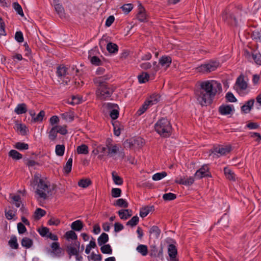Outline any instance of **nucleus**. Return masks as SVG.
Instances as JSON below:
<instances>
[{
    "label": "nucleus",
    "instance_id": "46",
    "mask_svg": "<svg viewBox=\"0 0 261 261\" xmlns=\"http://www.w3.org/2000/svg\"><path fill=\"white\" fill-rule=\"evenodd\" d=\"M116 205H117L121 207L126 208L128 206V204L127 201L122 198L118 199L116 200Z\"/></svg>",
    "mask_w": 261,
    "mask_h": 261
},
{
    "label": "nucleus",
    "instance_id": "34",
    "mask_svg": "<svg viewBox=\"0 0 261 261\" xmlns=\"http://www.w3.org/2000/svg\"><path fill=\"white\" fill-rule=\"evenodd\" d=\"M138 80L140 83H145L147 82L149 78V75L147 72H142L138 76Z\"/></svg>",
    "mask_w": 261,
    "mask_h": 261
},
{
    "label": "nucleus",
    "instance_id": "50",
    "mask_svg": "<svg viewBox=\"0 0 261 261\" xmlns=\"http://www.w3.org/2000/svg\"><path fill=\"white\" fill-rule=\"evenodd\" d=\"M55 126L57 127L58 133H60L63 135H65L66 134H67L68 132L66 129V127H67L66 125H63V126L56 125Z\"/></svg>",
    "mask_w": 261,
    "mask_h": 261
},
{
    "label": "nucleus",
    "instance_id": "12",
    "mask_svg": "<svg viewBox=\"0 0 261 261\" xmlns=\"http://www.w3.org/2000/svg\"><path fill=\"white\" fill-rule=\"evenodd\" d=\"M231 148L230 146H226L225 147L218 146L214 147L211 150V153L215 155L218 153L220 154V155H225L229 153L231 151Z\"/></svg>",
    "mask_w": 261,
    "mask_h": 261
},
{
    "label": "nucleus",
    "instance_id": "7",
    "mask_svg": "<svg viewBox=\"0 0 261 261\" xmlns=\"http://www.w3.org/2000/svg\"><path fill=\"white\" fill-rule=\"evenodd\" d=\"M219 63L216 61H210L206 64H202L196 68L198 72L202 73H207L215 71L219 66Z\"/></svg>",
    "mask_w": 261,
    "mask_h": 261
},
{
    "label": "nucleus",
    "instance_id": "49",
    "mask_svg": "<svg viewBox=\"0 0 261 261\" xmlns=\"http://www.w3.org/2000/svg\"><path fill=\"white\" fill-rule=\"evenodd\" d=\"M133 8V5L132 4H124L121 7V9H122L124 13L126 14L128 13L130 11H131Z\"/></svg>",
    "mask_w": 261,
    "mask_h": 261
},
{
    "label": "nucleus",
    "instance_id": "48",
    "mask_svg": "<svg viewBox=\"0 0 261 261\" xmlns=\"http://www.w3.org/2000/svg\"><path fill=\"white\" fill-rule=\"evenodd\" d=\"M176 198V195L172 193H168L164 194L163 196V198L165 201H170L175 199Z\"/></svg>",
    "mask_w": 261,
    "mask_h": 261
},
{
    "label": "nucleus",
    "instance_id": "26",
    "mask_svg": "<svg viewBox=\"0 0 261 261\" xmlns=\"http://www.w3.org/2000/svg\"><path fill=\"white\" fill-rule=\"evenodd\" d=\"M107 49L110 53L115 54L118 52V46L114 43L109 42L107 45Z\"/></svg>",
    "mask_w": 261,
    "mask_h": 261
},
{
    "label": "nucleus",
    "instance_id": "9",
    "mask_svg": "<svg viewBox=\"0 0 261 261\" xmlns=\"http://www.w3.org/2000/svg\"><path fill=\"white\" fill-rule=\"evenodd\" d=\"M110 113V116L112 119H116L119 116L118 106L117 104L111 102L106 103L103 105Z\"/></svg>",
    "mask_w": 261,
    "mask_h": 261
},
{
    "label": "nucleus",
    "instance_id": "52",
    "mask_svg": "<svg viewBox=\"0 0 261 261\" xmlns=\"http://www.w3.org/2000/svg\"><path fill=\"white\" fill-rule=\"evenodd\" d=\"M149 106L148 105L146 101H145L144 103L137 112V114L139 116L141 115L143 113H144L146 111V110L148 109Z\"/></svg>",
    "mask_w": 261,
    "mask_h": 261
},
{
    "label": "nucleus",
    "instance_id": "51",
    "mask_svg": "<svg viewBox=\"0 0 261 261\" xmlns=\"http://www.w3.org/2000/svg\"><path fill=\"white\" fill-rule=\"evenodd\" d=\"M38 231L42 237H47L49 233V229L46 227H42L39 229Z\"/></svg>",
    "mask_w": 261,
    "mask_h": 261
},
{
    "label": "nucleus",
    "instance_id": "24",
    "mask_svg": "<svg viewBox=\"0 0 261 261\" xmlns=\"http://www.w3.org/2000/svg\"><path fill=\"white\" fill-rule=\"evenodd\" d=\"M224 172L226 177L231 180L234 181L236 180V175L231 170L227 167L224 168Z\"/></svg>",
    "mask_w": 261,
    "mask_h": 261
},
{
    "label": "nucleus",
    "instance_id": "36",
    "mask_svg": "<svg viewBox=\"0 0 261 261\" xmlns=\"http://www.w3.org/2000/svg\"><path fill=\"white\" fill-rule=\"evenodd\" d=\"M55 8L61 18L65 17L64 10L61 5L59 4H56L55 5Z\"/></svg>",
    "mask_w": 261,
    "mask_h": 261
},
{
    "label": "nucleus",
    "instance_id": "8",
    "mask_svg": "<svg viewBox=\"0 0 261 261\" xmlns=\"http://www.w3.org/2000/svg\"><path fill=\"white\" fill-rule=\"evenodd\" d=\"M222 20L231 25H237V20L235 14L228 9L225 10L222 14Z\"/></svg>",
    "mask_w": 261,
    "mask_h": 261
},
{
    "label": "nucleus",
    "instance_id": "30",
    "mask_svg": "<svg viewBox=\"0 0 261 261\" xmlns=\"http://www.w3.org/2000/svg\"><path fill=\"white\" fill-rule=\"evenodd\" d=\"M8 244L11 248L17 249L18 248V244L17 243L16 237H12L10 240L8 241Z\"/></svg>",
    "mask_w": 261,
    "mask_h": 261
},
{
    "label": "nucleus",
    "instance_id": "3",
    "mask_svg": "<svg viewBox=\"0 0 261 261\" xmlns=\"http://www.w3.org/2000/svg\"><path fill=\"white\" fill-rule=\"evenodd\" d=\"M155 131L163 137H168L172 133L170 122L166 118L159 119L154 125Z\"/></svg>",
    "mask_w": 261,
    "mask_h": 261
},
{
    "label": "nucleus",
    "instance_id": "62",
    "mask_svg": "<svg viewBox=\"0 0 261 261\" xmlns=\"http://www.w3.org/2000/svg\"><path fill=\"white\" fill-rule=\"evenodd\" d=\"M91 62L95 65H99L101 64V60L96 56H93L91 59Z\"/></svg>",
    "mask_w": 261,
    "mask_h": 261
},
{
    "label": "nucleus",
    "instance_id": "59",
    "mask_svg": "<svg viewBox=\"0 0 261 261\" xmlns=\"http://www.w3.org/2000/svg\"><path fill=\"white\" fill-rule=\"evenodd\" d=\"M17 229L18 232L20 234H23L27 231L25 226L20 222L17 224Z\"/></svg>",
    "mask_w": 261,
    "mask_h": 261
},
{
    "label": "nucleus",
    "instance_id": "40",
    "mask_svg": "<svg viewBox=\"0 0 261 261\" xmlns=\"http://www.w3.org/2000/svg\"><path fill=\"white\" fill-rule=\"evenodd\" d=\"M100 250L103 254H111L112 253V248L109 244H103L102 245Z\"/></svg>",
    "mask_w": 261,
    "mask_h": 261
},
{
    "label": "nucleus",
    "instance_id": "18",
    "mask_svg": "<svg viewBox=\"0 0 261 261\" xmlns=\"http://www.w3.org/2000/svg\"><path fill=\"white\" fill-rule=\"evenodd\" d=\"M118 214L121 219L126 220L132 215V211L129 209L121 210L118 211Z\"/></svg>",
    "mask_w": 261,
    "mask_h": 261
},
{
    "label": "nucleus",
    "instance_id": "6",
    "mask_svg": "<svg viewBox=\"0 0 261 261\" xmlns=\"http://www.w3.org/2000/svg\"><path fill=\"white\" fill-rule=\"evenodd\" d=\"M57 74L64 85L68 84L70 82L71 76L69 75L68 68L65 66L61 65L58 66L57 69Z\"/></svg>",
    "mask_w": 261,
    "mask_h": 261
},
{
    "label": "nucleus",
    "instance_id": "25",
    "mask_svg": "<svg viewBox=\"0 0 261 261\" xmlns=\"http://www.w3.org/2000/svg\"><path fill=\"white\" fill-rule=\"evenodd\" d=\"M153 206H146L140 209V216L142 218L145 217L151 211L153 210Z\"/></svg>",
    "mask_w": 261,
    "mask_h": 261
},
{
    "label": "nucleus",
    "instance_id": "17",
    "mask_svg": "<svg viewBox=\"0 0 261 261\" xmlns=\"http://www.w3.org/2000/svg\"><path fill=\"white\" fill-rule=\"evenodd\" d=\"M234 110L232 106L222 105L219 108V112L223 115L230 114Z\"/></svg>",
    "mask_w": 261,
    "mask_h": 261
},
{
    "label": "nucleus",
    "instance_id": "31",
    "mask_svg": "<svg viewBox=\"0 0 261 261\" xmlns=\"http://www.w3.org/2000/svg\"><path fill=\"white\" fill-rule=\"evenodd\" d=\"M137 250L143 256H146L148 253L147 246L145 245H139L137 247Z\"/></svg>",
    "mask_w": 261,
    "mask_h": 261
},
{
    "label": "nucleus",
    "instance_id": "4",
    "mask_svg": "<svg viewBox=\"0 0 261 261\" xmlns=\"http://www.w3.org/2000/svg\"><path fill=\"white\" fill-rule=\"evenodd\" d=\"M55 189L54 185H51L48 181L46 179H40L36 193L39 195V197L46 199Z\"/></svg>",
    "mask_w": 261,
    "mask_h": 261
},
{
    "label": "nucleus",
    "instance_id": "27",
    "mask_svg": "<svg viewBox=\"0 0 261 261\" xmlns=\"http://www.w3.org/2000/svg\"><path fill=\"white\" fill-rule=\"evenodd\" d=\"M108 234L105 232L102 233L97 239L98 244L99 246H102V245L105 244L108 242Z\"/></svg>",
    "mask_w": 261,
    "mask_h": 261
},
{
    "label": "nucleus",
    "instance_id": "41",
    "mask_svg": "<svg viewBox=\"0 0 261 261\" xmlns=\"http://www.w3.org/2000/svg\"><path fill=\"white\" fill-rule=\"evenodd\" d=\"M58 130L57 127L55 126L53 127L49 132L48 138L50 140L54 141L55 140L57 136Z\"/></svg>",
    "mask_w": 261,
    "mask_h": 261
},
{
    "label": "nucleus",
    "instance_id": "28",
    "mask_svg": "<svg viewBox=\"0 0 261 261\" xmlns=\"http://www.w3.org/2000/svg\"><path fill=\"white\" fill-rule=\"evenodd\" d=\"M33 244V240L28 237H24L21 240V245L27 248H31Z\"/></svg>",
    "mask_w": 261,
    "mask_h": 261
},
{
    "label": "nucleus",
    "instance_id": "5",
    "mask_svg": "<svg viewBox=\"0 0 261 261\" xmlns=\"http://www.w3.org/2000/svg\"><path fill=\"white\" fill-rule=\"evenodd\" d=\"M248 84L244 80V76L243 74H241L237 79L234 89L237 91L238 94L241 96H244L248 92Z\"/></svg>",
    "mask_w": 261,
    "mask_h": 261
},
{
    "label": "nucleus",
    "instance_id": "64",
    "mask_svg": "<svg viewBox=\"0 0 261 261\" xmlns=\"http://www.w3.org/2000/svg\"><path fill=\"white\" fill-rule=\"evenodd\" d=\"M124 226L120 223L116 222L114 224V231L115 232H119L123 229Z\"/></svg>",
    "mask_w": 261,
    "mask_h": 261
},
{
    "label": "nucleus",
    "instance_id": "53",
    "mask_svg": "<svg viewBox=\"0 0 261 261\" xmlns=\"http://www.w3.org/2000/svg\"><path fill=\"white\" fill-rule=\"evenodd\" d=\"M121 194V190L119 188H113L111 191L112 196L114 198L119 197Z\"/></svg>",
    "mask_w": 261,
    "mask_h": 261
},
{
    "label": "nucleus",
    "instance_id": "11",
    "mask_svg": "<svg viewBox=\"0 0 261 261\" xmlns=\"http://www.w3.org/2000/svg\"><path fill=\"white\" fill-rule=\"evenodd\" d=\"M106 145L108 150V155L112 157L114 154L117 153L119 151V146L117 144L112 143V140L108 138L106 142Z\"/></svg>",
    "mask_w": 261,
    "mask_h": 261
},
{
    "label": "nucleus",
    "instance_id": "44",
    "mask_svg": "<svg viewBox=\"0 0 261 261\" xmlns=\"http://www.w3.org/2000/svg\"><path fill=\"white\" fill-rule=\"evenodd\" d=\"M46 214V212L44 210L40 208L36 209L35 212V218L36 219H39L41 217L44 216Z\"/></svg>",
    "mask_w": 261,
    "mask_h": 261
},
{
    "label": "nucleus",
    "instance_id": "32",
    "mask_svg": "<svg viewBox=\"0 0 261 261\" xmlns=\"http://www.w3.org/2000/svg\"><path fill=\"white\" fill-rule=\"evenodd\" d=\"M9 156L14 160H19L22 158V155L15 150H11L9 152Z\"/></svg>",
    "mask_w": 261,
    "mask_h": 261
},
{
    "label": "nucleus",
    "instance_id": "1",
    "mask_svg": "<svg viewBox=\"0 0 261 261\" xmlns=\"http://www.w3.org/2000/svg\"><path fill=\"white\" fill-rule=\"evenodd\" d=\"M221 89L220 83L215 81L201 82L195 90V96L199 105L205 106L211 104L218 90Z\"/></svg>",
    "mask_w": 261,
    "mask_h": 261
},
{
    "label": "nucleus",
    "instance_id": "2",
    "mask_svg": "<svg viewBox=\"0 0 261 261\" xmlns=\"http://www.w3.org/2000/svg\"><path fill=\"white\" fill-rule=\"evenodd\" d=\"M111 77L110 75L106 74L93 79V82L97 87L96 94L98 98L106 99L110 97L113 94L114 91L113 87L106 82V81L110 79Z\"/></svg>",
    "mask_w": 261,
    "mask_h": 261
},
{
    "label": "nucleus",
    "instance_id": "60",
    "mask_svg": "<svg viewBox=\"0 0 261 261\" xmlns=\"http://www.w3.org/2000/svg\"><path fill=\"white\" fill-rule=\"evenodd\" d=\"M252 58L257 64L261 65V55L260 54H253Z\"/></svg>",
    "mask_w": 261,
    "mask_h": 261
},
{
    "label": "nucleus",
    "instance_id": "54",
    "mask_svg": "<svg viewBox=\"0 0 261 261\" xmlns=\"http://www.w3.org/2000/svg\"><path fill=\"white\" fill-rule=\"evenodd\" d=\"M15 39L19 43L22 42L24 40L22 33L21 31L16 32L15 35Z\"/></svg>",
    "mask_w": 261,
    "mask_h": 261
},
{
    "label": "nucleus",
    "instance_id": "22",
    "mask_svg": "<svg viewBox=\"0 0 261 261\" xmlns=\"http://www.w3.org/2000/svg\"><path fill=\"white\" fill-rule=\"evenodd\" d=\"M14 112L18 115L25 113L27 112V105L24 103L18 104L15 108Z\"/></svg>",
    "mask_w": 261,
    "mask_h": 261
},
{
    "label": "nucleus",
    "instance_id": "29",
    "mask_svg": "<svg viewBox=\"0 0 261 261\" xmlns=\"http://www.w3.org/2000/svg\"><path fill=\"white\" fill-rule=\"evenodd\" d=\"M91 184L92 181L90 179H82L79 181L78 186L83 188H86L91 185Z\"/></svg>",
    "mask_w": 261,
    "mask_h": 261
},
{
    "label": "nucleus",
    "instance_id": "33",
    "mask_svg": "<svg viewBox=\"0 0 261 261\" xmlns=\"http://www.w3.org/2000/svg\"><path fill=\"white\" fill-rule=\"evenodd\" d=\"M12 200V203L15 204L17 207H19L21 204V197L19 195L10 196Z\"/></svg>",
    "mask_w": 261,
    "mask_h": 261
},
{
    "label": "nucleus",
    "instance_id": "13",
    "mask_svg": "<svg viewBox=\"0 0 261 261\" xmlns=\"http://www.w3.org/2000/svg\"><path fill=\"white\" fill-rule=\"evenodd\" d=\"M80 243L76 241L74 244H70L67 247V252L68 254L71 256L74 255H77L79 253Z\"/></svg>",
    "mask_w": 261,
    "mask_h": 261
},
{
    "label": "nucleus",
    "instance_id": "21",
    "mask_svg": "<svg viewBox=\"0 0 261 261\" xmlns=\"http://www.w3.org/2000/svg\"><path fill=\"white\" fill-rule=\"evenodd\" d=\"M84 227L83 222L80 220L73 222L71 224V228L74 231H80Z\"/></svg>",
    "mask_w": 261,
    "mask_h": 261
},
{
    "label": "nucleus",
    "instance_id": "23",
    "mask_svg": "<svg viewBox=\"0 0 261 261\" xmlns=\"http://www.w3.org/2000/svg\"><path fill=\"white\" fill-rule=\"evenodd\" d=\"M149 232L150 236L152 234L155 238L158 239L160 237L161 231L158 226L154 225L150 228Z\"/></svg>",
    "mask_w": 261,
    "mask_h": 261
},
{
    "label": "nucleus",
    "instance_id": "61",
    "mask_svg": "<svg viewBox=\"0 0 261 261\" xmlns=\"http://www.w3.org/2000/svg\"><path fill=\"white\" fill-rule=\"evenodd\" d=\"M226 98L229 102H236L237 101V99L234 96L233 94L231 92H228L226 94Z\"/></svg>",
    "mask_w": 261,
    "mask_h": 261
},
{
    "label": "nucleus",
    "instance_id": "43",
    "mask_svg": "<svg viewBox=\"0 0 261 261\" xmlns=\"http://www.w3.org/2000/svg\"><path fill=\"white\" fill-rule=\"evenodd\" d=\"M65 146L64 145H57L56 146V153L58 156H62L64 153Z\"/></svg>",
    "mask_w": 261,
    "mask_h": 261
},
{
    "label": "nucleus",
    "instance_id": "16",
    "mask_svg": "<svg viewBox=\"0 0 261 261\" xmlns=\"http://www.w3.org/2000/svg\"><path fill=\"white\" fill-rule=\"evenodd\" d=\"M254 100L251 99L245 102L241 108V111L244 114L249 113L253 107Z\"/></svg>",
    "mask_w": 261,
    "mask_h": 261
},
{
    "label": "nucleus",
    "instance_id": "39",
    "mask_svg": "<svg viewBox=\"0 0 261 261\" xmlns=\"http://www.w3.org/2000/svg\"><path fill=\"white\" fill-rule=\"evenodd\" d=\"M65 237L67 240H76L77 239V236L74 230H69L67 231L65 233Z\"/></svg>",
    "mask_w": 261,
    "mask_h": 261
},
{
    "label": "nucleus",
    "instance_id": "20",
    "mask_svg": "<svg viewBox=\"0 0 261 261\" xmlns=\"http://www.w3.org/2000/svg\"><path fill=\"white\" fill-rule=\"evenodd\" d=\"M172 63V59L169 56H162L159 60V64L162 66L168 67Z\"/></svg>",
    "mask_w": 261,
    "mask_h": 261
},
{
    "label": "nucleus",
    "instance_id": "38",
    "mask_svg": "<svg viewBox=\"0 0 261 261\" xmlns=\"http://www.w3.org/2000/svg\"><path fill=\"white\" fill-rule=\"evenodd\" d=\"M139 221V218L137 216H134L130 220L127 222L126 225L133 227L138 224Z\"/></svg>",
    "mask_w": 261,
    "mask_h": 261
},
{
    "label": "nucleus",
    "instance_id": "56",
    "mask_svg": "<svg viewBox=\"0 0 261 261\" xmlns=\"http://www.w3.org/2000/svg\"><path fill=\"white\" fill-rule=\"evenodd\" d=\"M13 6L17 13L22 16H23V12L21 6L18 3H14Z\"/></svg>",
    "mask_w": 261,
    "mask_h": 261
},
{
    "label": "nucleus",
    "instance_id": "35",
    "mask_svg": "<svg viewBox=\"0 0 261 261\" xmlns=\"http://www.w3.org/2000/svg\"><path fill=\"white\" fill-rule=\"evenodd\" d=\"M77 152L79 154H87L89 153L88 147L85 144H82L77 147Z\"/></svg>",
    "mask_w": 261,
    "mask_h": 261
},
{
    "label": "nucleus",
    "instance_id": "15",
    "mask_svg": "<svg viewBox=\"0 0 261 261\" xmlns=\"http://www.w3.org/2000/svg\"><path fill=\"white\" fill-rule=\"evenodd\" d=\"M138 12L137 15V18L140 22H145L147 21V17L146 14L145 10L144 7L140 4L139 6Z\"/></svg>",
    "mask_w": 261,
    "mask_h": 261
},
{
    "label": "nucleus",
    "instance_id": "47",
    "mask_svg": "<svg viewBox=\"0 0 261 261\" xmlns=\"http://www.w3.org/2000/svg\"><path fill=\"white\" fill-rule=\"evenodd\" d=\"M15 148L19 150H27L29 148L28 144L24 142H17L14 146Z\"/></svg>",
    "mask_w": 261,
    "mask_h": 261
},
{
    "label": "nucleus",
    "instance_id": "58",
    "mask_svg": "<svg viewBox=\"0 0 261 261\" xmlns=\"http://www.w3.org/2000/svg\"><path fill=\"white\" fill-rule=\"evenodd\" d=\"M60 223V221L59 219L52 217L48 221V224L49 225H58Z\"/></svg>",
    "mask_w": 261,
    "mask_h": 261
},
{
    "label": "nucleus",
    "instance_id": "10",
    "mask_svg": "<svg viewBox=\"0 0 261 261\" xmlns=\"http://www.w3.org/2000/svg\"><path fill=\"white\" fill-rule=\"evenodd\" d=\"M194 177L199 179L203 177H211L212 175L208 165H203L200 168L197 170L194 174Z\"/></svg>",
    "mask_w": 261,
    "mask_h": 261
},
{
    "label": "nucleus",
    "instance_id": "63",
    "mask_svg": "<svg viewBox=\"0 0 261 261\" xmlns=\"http://www.w3.org/2000/svg\"><path fill=\"white\" fill-rule=\"evenodd\" d=\"M115 20V17L113 15L110 16L106 20V25L108 27H110Z\"/></svg>",
    "mask_w": 261,
    "mask_h": 261
},
{
    "label": "nucleus",
    "instance_id": "42",
    "mask_svg": "<svg viewBox=\"0 0 261 261\" xmlns=\"http://www.w3.org/2000/svg\"><path fill=\"white\" fill-rule=\"evenodd\" d=\"M112 174L113 180L115 184L121 185L123 184L122 178L119 176L117 175L115 172H113Z\"/></svg>",
    "mask_w": 261,
    "mask_h": 261
},
{
    "label": "nucleus",
    "instance_id": "45",
    "mask_svg": "<svg viewBox=\"0 0 261 261\" xmlns=\"http://www.w3.org/2000/svg\"><path fill=\"white\" fill-rule=\"evenodd\" d=\"M167 175V173L165 171L156 173L152 176V179L154 180H159L166 177Z\"/></svg>",
    "mask_w": 261,
    "mask_h": 261
},
{
    "label": "nucleus",
    "instance_id": "19",
    "mask_svg": "<svg viewBox=\"0 0 261 261\" xmlns=\"http://www.w3.org/2000/svg\"><path fill=\"white\" fill-rule=\"evenodd\" d=\"M160 99V96L157 94H153L145 101L149 106L157 103Z\"/></svg>",
    "mask_w": 261,
    "mask_h": 261
},
{
    "label": "nucleus",
    "instance_id": "14",
    "mask_svg": "<svg viewBox=\"0 0 261 261\" xmlns=\"http://www.w3.org/2000/svg\"><path fill=\"white\" fill-rule=\"evenodd\" d=\"M168 253L170 257L169 261H178V259L176 257L177 250L174 245L170 244L168 245Z\"/></svg>",
    "mask_w": 261,
    "mask_h": 261
},
{
    "label": "nucleus",
    "instance_id": "37",
    "mask_svg": "<svg viewBox=\"0 0 261 261\" xmlns=\"http://www.w3.org/2000/svg\"><path fill=\"white\" fill-rule=\"evenodd\" d=\"M72 159L70 158L66 162V165L64 167V172L66 174L69 173L72 169Z\"/></svg>",
    "mask_w": 261,
    "mask_h": 261
},
{
    "label": "nucleus",
    "instance_id": "55",
    "mask_svg": "<svg viewBox=\"0 0 261 261\" xmlns=\"http://www.w3.org/2000/svg\"><path fill=\"white\" fill-rule=\"evenodd\" d=\"M45 116V112L44 111H41L39 113L34 117L33 121L34 122H40L42 121L43 117Z\"/></svg>",
    "mask_w": 261,
    "mask_h": 261
},
{
    "label": "nucleus",
    "instance_id": "57",
    "mask_svg": "<svg viewBox=\"0 0 261 261\" xmlns=\"http://www.w3.org/2000/svg\"><path fill=\"white\" fill-rule=\"evenodd\" d=\"M119 122H116L115 123H113L114 127V135L116 136H119L120 135V127L118 126Z\"/></svg>",
    "mask_w": 261,
    "mask_h": 261
}]
</instances>
